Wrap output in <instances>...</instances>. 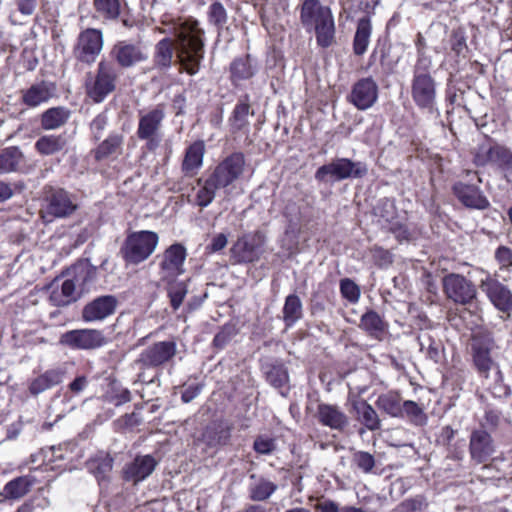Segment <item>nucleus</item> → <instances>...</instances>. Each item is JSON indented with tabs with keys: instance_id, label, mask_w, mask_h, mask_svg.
Wrapping results in <instances>:
<instances>
[{
	"instance_id": "obj_1",
	"label": "nucleus",
	"mask_w": 512,
	"mask_h": 512,
	"mask_svg": "<svg viewBox=\"0 0 512 512\" xmlns=\"http://www.w3.org/2000/svg\"><path fill=\"white\" fill-rule=\"evenodd\" d=\"M172 38L158 41L153 53V67L164 72L171 68L173 57L189 75L199 72L205 56V31L193 18L176 23L171 30Z\"/></svg>"
},
{
	"instance_id": "obj_2",
	"label": "nucleus",
	"mask_w": 512,
	"mask_h": 512,
	"mask_svg": "<svg viewBox=\"0 0 512 512\" xmlns=\"http://www.w3.org/2000/svg\"><path fill=\"white\" fill-rule=\"evenodd\" d=\"M497 346L490 332L482 329L473 331L471 336V354L478 373L489 378L492 373L494 382L502 381V373L495 361Z\"/></svg>"
},
{
	"instance_id": "obj_3",
	"label": "nucleus",
	"mask_w": 512,
	"mask_h": 512,
	"mask_svg": "<svg viewBox=\"0 0 512 512\" xmlns=\"http://www.w3.org/2000/svg\"><path fill=\"white\" fill-rule=\"evenodd\" d=\"M177 354V344L174 340H165L155 342L144 348L134 361V365L138 368L137 381L141 383H153L155 378L147 379L146 370L163 369L173 362Z\"/></svg>"
},
{
	"instance_id": "obj_4",
	"label": "nucleus",
	"mask_w": 512,
	"mask_h": 512,
	"mask_svg": "<svg viewBox=\"0 0 512 512\" xmlns=\"http://www.w3.org/2000/svg\"><path fill=\"white\" fill-rule=\"evenodd\" d=\"M41 217L46 223L72 216L78 209L76 195L60 187L45 186Z\"/></svg>"
},
{
	"instance_id": "obj_5",
	"label": "nucleus",
	"mask_w": 512,
	"mask_h": 512,
	"mask_svg": "<svg viewBox=\"0 0 512 512\" xmlns=\"http://www.w3.org/2000/svg\"><path fill=\"white\" fill-rule=\"evenodd\" d=\"M165 116L164 104H157L151 109L139 111L136 135L139 140L145 141L148 151H155L161 144V130Z\"/></svg>"
},
{
	"instance_id": "obj_6",
	"label": "nucleus",
	"mask_w": 512,
	"mask_h": 512,
	"mask_svg": "<svg viewBox=\"0 0 512 512\" xmlns=\"http://www.w3.org/2000/svg\"><path fill=\"white\" fill-rule=\"evenodd\" d=\"M119 78V69L108 60H101L94 77L89 76L85 82L87 96L95 103H101L115 91Z\"/></svg>"
},
{
	"instance_id": "obj_7",
	"label": "nucleus",
	"mask_w": 512,
	"mask_h": 512,
	"mask_svg": "<svg viewBox=\"0 0 512 512\" xmlns=\"http://www.w3.org/2000/svg\"><path fill=\"white\" fill-rule=\"evenodd\" d=\"M158 243L159 236L156 232H133L126 237L120 252L127 263L137 265L153 254Z\"/></svg>"
},
{
	"instance_id": "obj_8",
	"label": "nucleus",
	"mask_w": 512,
	"mask_h": 512,
	"mask_svg": "<svg viewBox=\"0 0 512 512\" xmlns=\"http://www.w3.org/2000/svg\"><path fill=\"white\" fill-rule=\"evenodd\" d=\"M367 173L368 167L364 162L352 161L349 158H335L316 170L315 179L320 182H326L329 179L342 181L363 178Z\"/></svg>"
},
{
	"instance_id": "obj_9",
	"label": "nucleus",
	"mask_w": 512,
	"mask_h": 512,
	"mask_svg": "<svg viewBox=\"0 0 512 512\" xmlns=\"http://www.w3.org/2000/svg\"><path fill=\"white\" fill-rule=\"evenodd\" d=\"M114 64L122 69H130L148 59L145 46L140 41L121 40L116 42L109 53Z\"/></svg>"
},
{
	"instance_id": "obj_10",
	"label": "nucleus",
	"mask_w": 512,
	"mask_h": 512,
	"mask_svg": "<svg viewBox=\"0 0 512 512\" xmlns=\"http://www.w3.org/2000/svg\"><path fill=\"white\" fill-rule=\"evenodd\" d=\"M187 256L186 248L181 243H174L166 248L156 258L159 265L161 281L175 280L185 272L184 262Z\"/></svg>"
},
{
	"instance_id": "obj_11",
	"label": "nucleus",
	"mask_w": 512,
	"mask_h": 512,
	"mask_svg": "<svg viewBox=\"0 0 512 512\" xmlns=\"http://www.w3.org/2000/svg\"><path fill=\"white\" fill-rule=\"evenodd\" d=\"M103 49L102 32L95 28L82 31L73 47V56L81 63L91 65Z\"/></svg>"
},
{
	"instance_id": "obj_12",
	"label": "nucleus",
	"mask_w": 512,
	"mask_h": 512,
	"mask_svg": "<svg viewBox=\"0 0 512 512\" xmlns=\"http://www.w3.org/2000/svg\"><path fill=\"white\" fill-rule=\"evenodd\" d=\"M59 343L71 349L92 350L107 343L102 331L96 329H76L63 333Z\"/></svg>"
},
{
	"instance_id": "obj_13",
	"label": "nucleus",
	"mask_w": 512,
	"mask_h": 512,
	"mask_svg": "<svg viewBox=\"0 0 512 512\" xmlns=\"http://www.w3.org/2000/svg\"><path fill=\"white\" fill-rule=\"evenodd\" d=\"M265 242L264 235L257 231L237 239L230 249L231 258L235 263H251L260 258L261 247Z\"/></svg>"
},
{
	"instance_id": "obj_14",
	"label": "nucleus",
	"mask_w": 512,
	"mask_h": 512,
	"mask_svg": "<svg viewBox=\"0 0 512 512\" xmlns=\"http://www.w3.org/2000/svg\"><path fill=\"white\" fill-rule=\"evenodd\" d=\"M244 166V155L240 152H236L223 159L209 176L218 186L226 188L239 179L243 174Z\"/></svg>"
},
{
	"instance_id": "obj_15",
	"label": "nucleus",
	"mask_w": 512,
	"mask_h": 512,
	"mask_svg": "<svg viewBox=\"0 0 512 512\" xmlns=\"http://www.w3.org/2000/svg\"><path fill=\"white\" fill-rule=\"evenodd\" d=\"M480 289L496 309L506 313L508 317L512 314V293L507 286L490 274H486V277L480 281Z\"/></svg>"
},
{
	"instance_id": "obj_16",
	"label": "nucleus",
	"mask_w": 512,
	"mask_h": 512,
	"mask_svg": "<svg viewBox=\"0 0 512 512\" xmlns=\"http://www.w3.org/2000/svg\"><path fill=\"white\" fill-rule=\"evenodd\" d=\"M378 99V85L372 77L358 80L348 95V101L358 110L371 108Z\"/></svg>"
},
{
	"instance_id": "obj_17",
	"label": "nucleus",
	"mask_w": 512,
	"mask_h": 512,
	"mask_svg": "<svg viewBox=\"0 0 512 512\" xmlns=\"http://www.w3.org/2000/svg\"><path fill=\"white\" fill-rule=\"evenodd\" d=\"M117 306L118 300L114 295L99 296L83 307L82 320L88 323L103 321L115 313Z\"/></svg>"
},
{
	"instance_id": "obj_18",
	"label": "nucleus",
	"mask_w": 512,
	"mask_h": 512,
	"mask_svg": "<svg viewBox=\"0 0 512 512\" xmlns=\"http://www.w3.org/2000/svg\"><path fill=\"white\" fill-rule=\"evenodd\" d=\"M315 416L322 426L339 432L344 431L349 425V417L335 404H318Z\"/></svg>"
},
{
	"instance_id": "obj_19",
	"label": "nucleus",
	"mask_w": 512,
	"mask_h": 512,
	"mask_svg": "<svg viewBox=\"0 0 512 512\" xmlns=\"http://www.w3.org/2000/svg\"><path fill=\"white\" fill-rule=\"evenodd\" d=\"M469 446L471 458L477 463L487 461L495 452L491 435L482 429L472 432Z\"/></svg>"
},
{
	"instance_id": "obj_20",
	"label": "nucleus",
	"mask_w": 512,
	"mask_h": 512,
	"mask_svg": "<svg viewBox=\"0 0 512 512\" xmlns=\"http://www.w3.org/2000/svg\"><path fill=\"white\" fill-rule=\"evenodd\" d=\"M454 192L460 202L466 207L485 210L490 202L480 188L474 184L457 183L454 185Z\"/></svg>"
},
{
	"instance_id": "obj_21",
	"label": "nucleus",
	"mask_w": 512,
	"mask_h": 512,
	"mask_svg": "<svg viewBox=\"0 0 512 512\" xmlns=\"http://www.w3.org/2000/svg\"><path fill=\"white\" fill-rule=\"evenodd\" d=\"M56 94V85L52 82L41 81L32 84L22 91V102L30 108L47 103Z\"/></svg>"
},
{
	"instance_id": "obj_22",
	"label": "nucleus",
	"mask_w": 512,
	"mask_h": 512,
	"mask_svg": "<svg viewBox=\"0 0 512 512\" xmlns=\"http://www.w3.org/2000/svg\"><path fill=\"white\" fill-rule=\"evenodd\" d=\"M412 96L422 108H432L435 99V84L430 75H414Z\"/></svg>"
},
{
	"instance_id": "obj_23",
	"label": "nucleus",
	"mask_w": 512,
	"mask_h": 512,
	"mask_svg": "<svg viewBox=\"0 0 512 512\" xmlns=\"http://www.w3.org/2000/svg\"><path fill=\"white\" fill-rule=\"evenodd\" d=\"M232 427L224 421H214L207 425L201 440L210 448H219L229 444Z\"/></svg>"
},
{
	"instance_id": "obj_24",
	"label": "nucleus",
	"mask_w": 512,
	"mask_h": 512,
	"mask_svg": "<svg viewBox=\"0 0 512 512\" xmlns=\"http://www.w3.org/2000/svg\"><path fill=\"white\" fill-rule=\"evenodd\" d=\"M157 466V461L151 455L137 456L130 464L124 469V479L132 481L135 484L143 481Z\"/></svg>"
},
{
	"instance_id": "obj_25",
	"label": "nucleus",
	"mask_w": 512,
	"mask_h": 512,
	"mask_svg": "<svg viewBox=\"0 0 512 512\" xmlns=\"http://www.w3.org/2000/svg\"><path fill=\"white\" fill-rule=\"evenodd\" d=\"M332 14L329 7L323 6L319 0H303L300 8V21L311 31L315 24Z\"/></svg>"
},
{
	"instance_id": "obj_26",
	"label": "nucleus",
	"mask_w": 512,
	"mask_h": 512,
	"mask_svg": "<svg viewBox=\"0 0 512 512\" xmlns=\"http://www.w3.org/2000/svg\"><path fill=\"white\" fill-rule=\"evenodd\" d=\"M205 143L203 140H197L189 145L185 151L181 169L186 176H194L203 165L205 154Z\"/></svg>"
},
{
	"instance_id": "obj_27",
	"label": "nucleus",
	"mask_w": 512,
	"mask_h": 512,
	"mask_svg": "<svg viewBox=\"0 0 512 512\" xmlns=\"http://www.w3.org/2000/svg\"><path fill=\"white\" fill-rule=\"evenodd\" d=\"M476 295L474 285L463 276L450 274V299L456 303H469Z\"/></svg>"
},
{
	"instance_id": "obj_28",
	"label": "nucleus",
	"mask_w": 512,
	"mask_h": 512,
	"mask_svg": "<svg viewBox=\"0 0 512 512\" xmlns=\"http://www.w3.org/2000/svg\"><path fill=\"white\" fill-rule=\"evenodd\" d=\"M64 370L61 368L49 369L32 379L29 384V392L33 396H37L48 389L60 384L63 381Z\"/></svg>"
},
{
	"instance_id": "obj_29",
	"label": "nucleus",
	"mask_w": 512,
	"mask_h": 512,
	"mask_svg": "<svg viewBox=\"0 0 512 512\" xmlns=\"http://www.w3.org/2000/svg\"><path fill=\"white\" fill-rule=\"evenodd\" d=\"M124 144V135L119 132H112L102 140L92 151L97 161L104 160L110 156L121 154Z\"/></svg>"
},
{
	"instance_id": "obj_30",
	"label": "nucleus",
	"mask_w": 512,
	"mask_h": 512,
	"mask_svg": "<svg viewBox=\"0 0 512 512\" xmlns=\"http://www.w3.org/2000/svg\"><path fill=\"white\" fill-rule=\"evenodd\" d=\"M356 420L366 429L375 431L380 429L381 421L376 410L365 400H358L352 404Z\"/></svg>"
},
{
	"instance_id": "obj_31",
	"label": "nucleus",
	"mask_w": 512,
	"mask_h": 512,
	"mask_svg": "<svg viewBox=\"0 0 512 512\" xmlns=\"http://www.w3.org/2000/svg\"><path fill=\"white\" fill-rule=\"evenodd\" d=\"M256 71V64L250 55L236 58L230 64L231 81L234 85L250 79L255 75Z\"/></svg>"
},
{
	"instance_id": "obj_32",
	"label": "nucleus",
	"mask_w": 512,
	"mask_h": 512,
	"mask_svg": "<svg viewBox=\"0 0 512 512\" xmlns=\"http://www.w3.org/2000/svg\"><path fill=\"white\" fill-rule=\"evenodd\" d=\"M68 144L67 135L63 134H49L41 136L35 142V149L38 153L48 156L63 151Z\"/></svg>"
},
{
	"instance_id": "obj_33",
	"label": "nucleus",
	"mask_w": 512,
	"mask_h": 512,
	"mask_svg": "<svg viewBox=\"0 0 512 512\" xmlns=\"http://www.w3.org/2000/svg\"><path fill=\"white\" fill-rule=\"evenodd\" d=\"M36 479L31 475L17 477L9 481L3 488V497L6 499H20L34 486Z\"/></svg>"
},
{
	"instance_id": "obj_34",
	"label": "nucleus",
	"mask_w": 512,
	"mask_h": 512,
	"mask_svg": "<svg viewBox=\"0 0 512 512\" xmlns=\"http://www.w3.org/2000/svg\"><path fill=\"white\" fill-rule=\"evenodd\" d=\"M76 285L73 280L66 279L61 287H53L49 300L52 305L57 307L67 306L77 300Z\"/></svg>"
},
{
	"instance_id": "obj_35",
	"label": "nucleus",
	"mask_w": 512,
	"mask_h": 512,
	"mask_svg": "<svg viewBox=\"0 0 512 512\" xmlns=\"http://www.w3.org/2000/svg\"><path fill=\"white\" fill-rule=\"evenodd\" d=\"M87 468L101 483L109 479L113 468V458L109 454H99L87 462Z\"/></svg>"
},
{
	"instance_id": "obj_36",
	"label": "nucleus",
	"mask_w": 512,
	"mask_h": 512,
	"mask_svg": "<svg viewBox=\"0 0 512 512\" xmlns=\"http://www.w3.org/2000/svg\"><path fill=\"white\" fill-rule=\"evenodd\" d=\"M70 117V111L65 107L49 108L41 115V127L44 130H54L63 126Z\"/></svg>"
},
{
	"instance_id": "obj_37",
	"label": "nucleus",
	"mask_w": 512,
	"mask_h": 512,
	"mask_svg": "<svg viewBox=\"0 0 512 512\" xmlns=\"http://www.w3.org/2000/svg\"><path fill=\"white\" fill-rule=\"evenodd\" d=\"M282 314V319L287 328L292 327L303 317L302 301L296 294H290L285 298Z\"/></svg>"
},
{
	"instance_id": "obj_38",
	"label": "nucleus",
	"mask_w": 512,
	"mask_h": 512,
	"mask_svg": "<svg viewBox=\"0 0 512 512\" xmlns=\"http://www.w3.org/2000/svg\"><path fill=\"white\" fill-rule=\"evenodd\" d=\"M372 26L369 18H361L358 21L356 33L353 40L354 54L361 56L368 48Z\"/></svg>"
},
{
	"instance_id": "obj_39",
	"label": "nucleus",
	"mask_w": 512,
	"mask_h": 512,
	"mask_svg": "<svg viewBox=\"0 0 512 512\" xmlns=\"http://www.w3.org/2000/svg\"><path fill=\"white\" fill-rule=\"evenodd\" d=\"M317 44L323 48L330 47L335 42V24L333 15L330 14L313 26Z\"/></svg>"
},
{
	"instance_id": "obj_40",
	"label": "nucleus",
	"mask_w": 512,
	"mask_h": 512,
	"mask_svg": "<svg viewBox=\"0 0 512 512\" xmlns=\"http://www.w3.org/2000/svg\"><path fill=\"white\" fill-rule=\"evenodd\" d=\"M252 114L253 113L250 111V105L248 103V96H245L244 100H240L236 104L232 112V116L229 119L232 130H247L249 126L248 117Z\"/></svg>"
},
{
	"instance_id": "obj_41",
	"label": "nucleus",
	"mask_w": 512,
	"mask_h": 512,
	"mask_svg": "<svg viewBox=\"0 0 512 512\" xmlns=\"http://www.w3.org/2000/svg\"><path fill=\"white\" fill-rule=\"evenodd\" d=\"M359 327L378 338L385 331L386 323L377 312L369 310L361 316Z\"/></svg>"
},
{
	"instance_id": "obj_42",
	"label": "nucleus",
	"mask_w": 512,
	"mask_h": 512,
	"mask_svg": "<svg viewBox=\"0 0 512 512\" xmlns=\"http://www.w3.org/2000/svg\"><path fill=\"white\" fill-rule=\"evenodd\" d=\"M198 185H201V187L196 194L195 201L201 208L209 206L215 199L216 191L222 189L210 176L204 181L199 179Z\"/></svg>"
},
{
	"instance_id": "obj_43",
	"label": "nucleus",
	"mask_w": 512,
	"mask_h": 512,
	"mask_svg": "<svg viewBox=\"0 0 512 512\" xmlns=\"http://www.w3.org/2000/svg\"><path fill=\"white\" fill-rule=\"evenodd\" d=\"M23 159V153L16 146L3 149L0 152V173L15 171Z\"/></svg>"
},
{
	"instance_id": "obj_44",
	"label": "nucleus",
	"mask_w": 512,
	"mask_h": 512,
	"mask_svg": "<svg viewBox=\"0 0 512 512\" xmlns=\"http://www.w3.org/2000/svg\"><path fill=\"white\" fill-rule=\"evenodd\" d=\"M401 399L398 394L395 393H386L380 395L376 400V406L378 409L387 413L392 417H401L402 416V406Z\"/></svg>"
},
{
	"instance_id": "obj_45",
	"label": "nucleus",
	"mask_w": 512,
	"mask_h": 512,
	"mask_svg": "<svg viewBox=\"0 0 512 512\" xmlns=\"http://www.w3.org/2000/svg\"><path fill=\"white\" fill-rule=\"evenodd\" d=\"M167 284V294L173 310H178L187 295V284L183 281H164Z\"/></svg>"
},
{
	"instance_id": "obj_46",
	"label": "nucleus",
	"mask_w": 512,
	"mask_h": 512,
	"mask_svg": "<svg viewBox=\"0 0 512 512\" xmlns=\"http://www.w3.org/2000/svg\"><path fill=\"white\" fill-rule=\"evenodd\" d=\"M503 146L495 145V146H487L482 145L478 148L475 156L474 162L477 166H485L487 164L496 165V161L500 156V152L503 150Z\"/></svg>"
},
{
	"instance_id": "obj_47",
	"label": "nucleus",
	"mask_w": 512,
	"mask_h": 512,
	"mask_svg": "<svg viewBox=\"0 0 512 512\" xmlns=\"http://www.w3.org/2000/svg\"><path fill=\"white\" fill-rule=\"evenodd\" d=\"M95 11L106 20H115L120 15L119 0H93Z\"/></svg>"
},
{
	"instance_id": "obj_48",
	"label": "nucleus",
	"mask_w": 512,
	"mask_h": 512,
	"mask_svg": "<svg viewBox=\"0 0 512 512\" xmlns=\"http://www.w3.org/2000/svg\"><path fill=\"white\" fill-rule=\"evenodd\" d=\"M277 490V485L267 479L260 478L250 487V497L254 501H264Z\"/></svg>"
},
{
	"instance_id": "obj_49",
	"label": "nucleus",
	"mask_w": 512,
	"mask_h": 512,
	"mask_svg": "<svg viewBox=\"0 0 512 512\" xmlns=\"http://www.w3.org/2000/svg\"><path fill=\"white\" fill-rule=\"evenodd\" d=\"M428 501L422 495L403 500L390 512H425L428 508Z\"/></svg>"
},
{
	"instance_id": "obj_50",
	"label": "nucleus",
	"mask_w": 512,
	"mask_h": 512,
	"mask_svg": "<svg viewBox=\"0 0 512 512\" xmlns=\"http://www.w3.org/2000/svg\"><path fill=\"white\" fill-rule=\"evenodd\" d=\"M267 381L275 388H281L288 383L287 369L283 364H272L265 372Z\"/></svg>"
},
{
	"instance_id": "obj_51",
	"label": "nucleus",
	"mask_w": 512,
	"mask_h": 512,
	"mask_svg": "<svg viewBox=\"0 0 512 512\" xmlns=\"http://www.w3.org/2000/svg\"><path fill=\"white\" fill-rule=\"evenodd\" d=\"M402 406V416L406 415L411 422L416 425H422L426 422V415L423 409L414 401H404Z\"/></svg>"
},
{
	"instance_id": "obj_52",
	"label": "nucleus",
	"mask_w": 512,
	"mask_h": 512,
	"mask_svg": "<svg viewBox=\"0 0 512 512\" xmlns=\"http://www.w3.org/2000/svg\"><path fill=\"white\" fill-rule=\"evenodd\" d=\"M208 20L218 30H221L225 26L228 16L222 3L214 2L210 5L208 10Z\"/></svg>"
},
{
	"instance_id": "obj_53",
	"label": "nucleus",
	"mask_w": 512,
	"mask_h": 512,
	"mask_svg": "<svg viewBox=\"0 0 512 512\" xmlns=\"http://www.w3.org/2000/svg\"><path fill=\"white\" fill-rule=\"evenodd\" d=\"M352 463L364 473H371L375 466V458L366 451H355L352 455Z\"/></svg>"
},
{
	"instance_id": "obj_54",
	"label": "nucleus",
	"mask_w": 512,
	"mask_h": 512,
	"mask_svg": "<svg viewBox=\"0 0 512 512\" xmlns=\"http://www.w3.org/2000/svg\"><path fill=\"white\" fill-rule=\"evenodd\" d=\"M496 166L505 180L512 186V152L504 147L496 161Z\"/></svg>"
},
{
	"instance_id": "obj_55",
	"label": "nucleus",
	"mask_w": 512,
	"mask_h": 512,
	"mask_svg": "<svg viewBox=\"0 0 512 512\" xmlns=\"http://www.w3.org/2000/svg\"><path fill=\"white\" fill-rule=\"evenodd\" d=\"M340 292L350 303H357L361 294L360 287L349 278L340 281Z\"/></svg>"
},
{
	"instance_id": "obj_56",
	"label": "nucleus",
	"mask_w": 512,
	"mask_h": 512,
	"mask_svg": "<svg viewBox=\"0 0 512 512\" xmlns=\"http://www.w3.org/2000/svg\"><path fill=\"white\" fill-rule=\"evenodd\" d=\"M276 440L267 435H259L255 438L253 449L260 455H270L276 450Z\"/></svg>"
},
{
	"instance_id": "obj_57",
	"label": "nucleus",
	"mask_w": 512,
	"mask_h": 512,
	"mask_svg": "<svg viewBox=\"0 0 512 512\" xmlns=\"http://www.w3.org/2000/svg\"><path fill=\"white\" fill-rule=\"evenodd\" d=\"M108 124V117L105 112L98 114L90 123L91 136L94 141H100L103 132Z\"/></svg>"
},
{
	"instance_id": "obj_58",
	"label": "nucleus",
	"mask_w": 512,
	"mask_h": 512,
	"mask_svg": "<svg viewBox=\"0 0 512 512\" xmlns=\"http://www.w3.org/2000/svg\"><path fill=\"white\" fill-rule=\"evenodd\" d=\"M495 259L500 269L512 267V249L507 246H499L495 251Z\"/></svg>"
},
{
	"instance_id": "obj_59",
	"label": "nucleus",
	"mask_w": 512,
	"mask_h": 512,
	"mask_svg": "<svg viewBox=\"0 0 512 512\" xmlns=\"http://www.w3.org/2000/svg\"><path fill=\"white\" fill-rule=\"evenodd\" d=\"M236 335L233 326H224L214 337L213 344L217 348H224Z\"/></svg>"
},
{
	"instance_id": "obj_60",
	"label": "nucleus",
	"mask_w": 512,
	"mask_h": 512,
	"mask_svg": "<svg viewBox=\"0 0 512 512\" xmlns=\"http://www.w3.org/2000/svg\"><path fill=\"white\" fill-rule=\"evenodd\" d=\"M371 251L373 257L380 265H388L392 263V256L389 251L378 246H374Z\"/></svg>"
},
{
	"instance_id": "obj_61",
	"label": "nucleus",
	"mask_w": 512,
	"mask_h": 512,
	"mask_svg": "<svg viewBox=\"0 0 512 512\" xmlns=\"http://www.w3.org/2000/svg\"><path fill=\"white\" fill-rule=\"evenodd\" d=\"M17 187L18 186L16 184L0 180V203L10 199L14 195V192L17 189Z\"/></svg>"
},
{
	"instance_id": "obj_62",
	"label": "nucleus",
	"mask_w": 512,
	"mask_h": 512,
	"mask_svg": "<svg viewBox=\"0 0 512 512\" xmlns=\"http://www.w3.org/2000/svg\"><path fill=\"white\" fill-rule=\"evenodd\" d=\"M431 65V61L429 58L419 55L417 59V63L414 68V75H430L429 68Z\"/></svg>"
},
{
	"instance_id": "obj_63",
	"label": "nucleus",
	"mask_w": 512,
	"mask_h": 512,
	"mask_svg": "<svg viewBox=\"0 0 512 512\" xmlns=\"http://www.w3.org/2000/svg\"><path fill=\"white\" fill-rule=\"evenodd\" d=\"M227 242H228L227 236L223 233H219L212 238L211 243L209 244V246L207 248L211 252H218V251L222 250L223 248H225V246L227 245Z\"/></svg>"
},
{
	"instance_id": "obj_64",
	"label": "nucleus",
	"mask_w": 512,
	"mask_h": 512,
	"mask_svg": "<svg viewBox=\"0 0 512 512\" xmlns=\"http://www.w3.org/2000/svg\"><path fill=\"white\" fill-rule=\"evenodd\" d=\"M338 503L332 500H324L315 504V510L318 512H340Z\"/></svg>"
}]
</instances>
